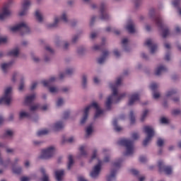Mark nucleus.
<instances>
[{
	"label": "nucleus",
	"mask_w": 181,
	"mask_h": 181,
	"mask_svg": "<svg viewBox=\"0 0 181 181\" xmlns=\"http://www.w3.org/2000/svg\"><path fill=\"white\" fill-rule=\"evenodd\" d=\"M122 81V77H119L117 78L116 83L115 84L110 83V87L112 91V94L109 96L105 103V107L107 110H111V105L112 103H119L124 97L127 95L125 93L118 94V87L121 86Z\"/></svg>",
	"instance_id": "obj_1"
},
{
	"label": "nucleus",
	"mask_w": 181,
	"mask_h": 181,
	"mask_svg": "<svg viewBox=\"0 0 181 181\" xmlns=\"http://www.w3.org/2000/svg\"><path fill=\"white\" fill-rule=\"evenodd\" d=\"M156 15V11L155 8H151L149 9L148 16L151 19H153L156 25L162 30V36L163 37H168L169 36V28L165 24H163V21L162 20V17Z\"/></svg>",
	"instance_id": "obj_2"
},
{
	"label": "nucleus",
	"mask_w": 181,
	"mask_h": 181,
	"mask_svg": "<svg viewBox=\"0 0 181 181\" xmlns=\"http://www.w3.org/2000/svg\"><path fill=\"white\" fill-rule=\"evenodd\" d=\"M91 108H95L96 112L95 113L94 119H97V118H100L103 114H104V110L100 109V106L98 103L93 102L88 106H87L84 110V113L82 119H81V124H86V121H87V118H88V112Z\"/></svg>",
	"instance_id": "obj_3"
},
{
	"label": "nucleus",
	"mask_w": 181,
	"mask_h": 181,
	"mask_svg": "<svg viewBox=\"0 0 181 181\" xmlns=\"http://www.w3.org/2000/svg\"><path fill=\"white\" fill-rule=\"evenodd\" d=\"M120 146H124L126 151L124 153V156H129L135 152V147L134 146V140L129 139H122L117 141Z\"/></svg>",
	"instance_id": "obj_4"
},
{
	"label": "nucleus",
	"mask_w": 181,
	"mask_h": 181,
	"mask_svg": "<svg viewBox=\"0 0 181 181\" xmlns=\"http://www.w3.org/2000/svg\"><path fill=\"white\" fill-rule=\"evenodd\" d=\"M122 164V159L119 158V160L115 161L112 165V169L110 171V174L107 175V181H115L117 177V172H118V169L121 168V165Z\"/></svg>",
	"instance_id": "obj_5"
},
{
	"label": "nucleus",
	"mask_w": 181,
	"mask_h": 181,
	"mask_svg": "<svg viewBox=\"0 0 181 181\" xmlns=\"http://www.w3.org/2000/svg\"><path fill=\"white\" fill-rule=\"evenodd\" d=\"M10 30L13 33L21 32V35L30 33V28H29V26L25 22H21L14 26L11 27Z\"/></svg>",
	"instance_id": "obj_6"
},
{
	"label": "nucleus",
	"mask_w": 181,
	"mask_h": 181,
	"mask_svg": "<svg viewBox=\"0 0 181 181\" xmlns=\"http://www.w3.org/2000/svg\"><path fill=\"white\" fill-rule=\"evenodd\" d=\"M11 5H12V0H9L8 3L4 6V7L0 10V21H5L7 18L11 15Z\"/></svg>",
	"instance_id": "obj_7"
},
{
	"label": "nucleus",
	"mask_w": 181,
	"mask_h": 181,
	"mask_svg": "<svg viewBox=\"0 0 181 181\" xmlns=\"http://www.w3.org/2000/svg\"><path fill=\"white\" fill-rule=\"evenodd\" d=\"M12 101V87H8L4 90V95L0 98V104L9 105Z\"/></svg>",
	"instance_id": "obj_8"
},
{
	"label": "nucleus",
	"mask_w": 181,
	"mask_h": 181,
	"mask_svg": "<svg viewBox=\"0 0 181 181\" xmlns=\"http://www.w3.org/2000/svg\"><path fill=\"white\" fill-rule=\"evenodd\" d=\"M144 131L146 134L147 136L143 141L144 146H146L151 142V139L155 135V130L152 127L146 126L144 127Z\"/></svg>",
	"instance_id": "obj_9"
},
{
	"label": "nucleus",
	"mask_w": 181,
	"mask_h": 181,
	"mask_svg": "<svg viewBox=\"0 0 181 181\" xmlns=\"http://www.w3.org/2000/svg\"><path fill=\"white\" fill-rule=\"evenodd\" d=\"M55 151L56 148L53 146L43 149L42 151L41 155L40 156V159H50V158H53Z\"/></svg>",
	"instance_id": "obj_10"
},
{
	"label": "nucleus",
	"mask_w": 181,
	"mask_h": 181,
	"mask_svg": "<svg viewBox=\"0 0 181 181\" xmlns=\"http://www.w3.org/2000/svg\"><path fill=\"white\" fill-rule=\"evenodd\" d=\"M60 21H63L65 23L69 22V18H67V13H63L60 18L59 16H55L54 18V22L47 25V28H57L59 26V23Z\"/></svg>",
	"instance_id": "obj_11"
},
{
	"label": "nucleus",
	"mask_w": 181,
	"mask_h": 181,
	"mask_svg": "<svg viewBox=\"0 0 181 181\" xmlns=\"http://www.w3.org/2000/svg\"><path fill=\"white\" fill-rule=\"evenodd\" d=\"M98 165H95L93 170L90 172V177L93 179H95L98 177V175H100V172H101V165H103V161L101 160H98Z\"/></svg>",
	"instance_id": "obj_12"
},
{
	"label": "nucleus",
	"mask_w": 181,
	"mask_h": 181,
	"mask_svg": "<svg viewBox=\"0 0 181 181\" xmlns=\"http://www.w3.org/2000/svg\"><path fill=\"white\" fill-rule=\"evenodd\" d=\"M158 166L160 172H164L165 175H172V167L165 166V163L162 160H158Z\"/></svg>",
	"instance_id": "obj_13"
},
{
	"label": "nucleus",
	"mask_w": 181,
	"mask_h": 181,
	"mask_svg": "<svg viewBox=\"0 0 181 181\" xmlns=\"http://www.w3.org/2000/svg\"><path fill=\"white\" fill-rule=\"evenodd\" d=\"M29 8H30V0H23L22 8L19 12L20 16H25L28 13Z\"/></svg>",
	"instance_id": "obj_14"
},
{
	"label": "nucleus",
	"mask_w": 181,
	"mask_h": 181,
	"mask_svg": "<svg viewBox=\"0 0 181 181\" xmlns=\"http://www.w3.org/2000/svg\"><path fill=\"white\" fill-rule=\"evenodd\" d=\"M100 19L102 21H108L110 19V15L105 11V4L102 3L100 4Z\"/></svg>",
	"instance_id": "obj_15"
},
{
	"label": "nucleus",
	"mask_w": 181,
	"mask_h": 181,
	"mask_svg": "<svg viewBox=\"0 0 181 181\" xmlns=\"http://www.w3.org/2000/svg\"><path fill=\"white\" fill-rule=\"evenodd\" d=\"M140 97L141 94H139V93L138 92L132 94L129 99V105H134L136 103V101H139Z\"/></svg>",
	"instance_id": "obj_16"
},
{
	"label": "nucleus",
	"mask_w": 181,
	"mask_h": 181,
	"mask_svg": "<svg viewBox=\"0 0 181 181\" xmlns=\"http://www.w3.org/2000/svg\"><path fill=\"white\" fill-rule=\"evenodd\" d=\"M144 45L150 47L151 54H153L158 50V45L152 42V40H147Z\"/></svg>",
	"instance_id": "obj_17"
},
{
	"label": "nucleus",
	"mask_w": 181,
	"mask_h": 181,
	"mask_svg": "<svg viewBox=\"0 0 181 181\" xmlns=\"http://www.w3.org/2000/svg\"><path fill=\"white\" fill-rule=\"evenodd\" d=\"M13 64V61H11L8 63L1 64V67L3 73L4 74H6Z\"/></svg>",
	"instance_id": "obj_18"
},
{
	"label": "nucleus",
	"mask_w": 181,
	"mask_h": 181,
	"mask_svg": "<svg viewBox=\"0 0 181 181\" xmlns=\"http://www.w3.org/2000/svg\"><path fill=\"white\" fill-rule=\"evenodd\" d=\"M75 71H76V69H74V68H68L66 70L65 74L64 73L59 74L60 80H63V78L66 77V74H67L68 76H71V74H73Z\"/></svg>",
	"instance_id": "obj_19"
},
{
	"label": "nucleus",
	"mask_w": 181,
	"mask_h": 181,
	"mask_svg": "<svg viewBox=\"0 0 181 181\" xmlns=\"http://www.w3.org/2000/svg\"><path fill=\"white\" fill-rule=\"evenodd\" d=\"M110 55V52L107 50H105L103 52V55L98 59V63L99 64H103L105 62V59H107V57H108V56Z\"/></svg>",
	"instance_id": "obj_20"
},
{
	"label": "nucleus",
	"mask_w": 181,
	"mask_h": 181,
	"mask_svg": "<svg viewBox=\"0 0 181 181\" xmlns=\"http://www.w3.org/2000/svg\"><path fill=\"white\" fill-rule=\"evenodd\" d=\"M168 71V68L166 66L161 65L157 67L155 71L156 76H160L163 74V73H166Z\"/></svg>",
	"instance_id": "obj_21"
},
{
	"label": "nucleus",
	"mask_w": 181,
	"mask_h": 181,
	"mask_svg": "<svg viewBox=\"0 0 181 181\" xmlns=\"http://www.w3.org/2000/svg\"><path fill=\"white\" fill-rule=\"evenodd\" d=\"M35 98H36V94L35 93L26 96L24 101L25 105H30V104H32V103L35 101Z\"/></svg>",
	"instance_id": "obj_22"
},
{
	"label": "nucleus",
	"mask_w": 181,
	"mask_h": 181,
	"mask_svg": "<svg viewBox=\"0 0 181 181\" xmlns=\"http://www.w3.org/2000/svg\"><path fill=\"white\" fill-rule=\"evenodd\" d=\"M126 29L129 33H135V24H134L132 21L129 20L128 21Z\"/></svg>",
	"instance_id": "obj_23"
},
{
	"label": "nucleus",
	"mask_w": 181,
	"mask_h": 181,
	"mask_svg": "<svg viewBox=\"0 0 181 181\" xmlns=\"http://www.w3.org/2000/svg\"><path fill=\"white\" fill-rule=\"evenodd\" d=\"M63 176H64V170H57L55 171V179L57 181L63 180Z\"/></svg>",
	"instance_id": "obj_24"
},
{
	"label": "nucleus",
	"mask_w": 181,
	"mask_h": 181,
	"mask_svg": "<svg viewBox=\"0 0 181 181\" xmlns=\"http://www.w3.org/2000/svg\"><path fill=\"white\" fill-rule=\"evenodd\" d=\"M56 81V77L52 76L49 78V80L42 81V83L43 84L44 87H50L52 86V83H54Z\"/></svg>",
	"instance_id": "obj_25"
},
{
	"label": "nucleus",
	"mask_w": 181,
	"mask_h": 181,
	"mask_svg": "<svg viewBox=\"0 0 181 181\" xmlns=\"http://www.w3.org/2000/svg\"><path fill=\"white\" fill-rule=\"evenodd\" d=\"M63 128H64V124L62 122H56L52 127L53 131H60Z\"/></svg>",
	"instance_id": "obj_26"
},
{
	"label": "nucleus",
	"mask_w": 181,
	"mask_h": 181,
	"mask_svg": "<svg viewBox=\"0 0 181 181\" xmlns=\"http://www.w3.org/2000/svg\"><path fill=\"white\" fill-rule=\"evenodd\" d=\"M30 114L25 110H21L18 113L19 119H25V118H29Z\"/></svg>",
	"instance_id": "obj_27"
},
{
	"label": "nucleus",
	"mask_w": 181,
	"mask_h": 181,
	"mask_svg": "<svg viewBox=\"0 0 181 181\" xmlns=\"http://www.w3.org/2000/svg\"><path fill=\"white\" fill-rule=\"evenodd\" d=\"M18 54H19V47H18L8 52V56H12L13 57H18Z\"/></svg>",
	"instance_id": "obj_28"
},
{
	"label": "nucleus",
	"mask_w": 181,
	"mask_h": 181,
	"mask_svg": "<svg viewBox=\"0 0 181 181\" xmlns=\"http://www.w3.org/2000/svg\"><path fill=\"white\" fill-rule=\"evenodd\" d=\"M112 125L116 132H120V131H122V127L118 126V119H115L112 122Z\"/></svg>",
	"instance_id": "obj_29"
},
{
	"label": "nucleus",
	"mask_w": 181,
	"mask_h": 181,
	"mask_svg": "<svg viewBox=\"0 0 181 181\" xmlns=\"http://www.w3.org/2000/svg\"><path fill=\"white\" fill-rule=\"evenodd\" d=\"M40 172L42 175V177L41 179L42 181H49V175L46 174V170L45 168H40Z\"/></svg>",
	"instance_id": "obj_30"
},
{
	"label": "nucleus",
	"mask_w": 181,
	"mask_h": 181,
	"mask_svg": "<svg viewBox=\"0 0 181 181\" xmlns=\"http://www.w3.org/2000/svg\"><path fill=\"white\" fill-rule=\"evenodd\" d=\"M122 45L124 52H129V47H128V40L127 38H124L122 40Z\"/></svg>",
	"instance_id": "obj_31"
},
{
	"label": "nucleus",
	"mask_w": 181,
	"mask_h": 181,
	"mask_svg": "<svg viewBox=\"0 0 181 181\" xmlns=\"http://www.w3.org/2000/svg\"><path fill=\"white\" fill-rule=\"evenodd\" d=\"M35 18L38 22H43V16L42 15V13L39 10H37L35 11Z\"/></svg>",
	"instance_id": "obj_32"
},
{
	"label": "nucleus",
	"mask_w": 181,
	"mask_h": 181,
	"mask_svg": "<svg viewBox=\"0 0 181 181\" xmlns=\"http://www.w3.org/2000/svg\"><path fill=\"white\" fill-rule=\"evenodd\" d=\"M106 32H112L115 33V35H119L121 32L119 30H117L115 28H111V27H107L106 28Z\"/></svg>",
	"instance_id": "obj_33"
},
{
	"label": "nucleus",
	"mask_w": 181,
	"mask_h": 181,
	"mask_svg": "<svg viewBox=\"0 0 181 181\" xmlns=\"http://www.w3.org/2000/svg\"><path fill=\"white\" fill-rule=\"evenodd\" d=\"M12 170L16 175H21V173H22V167L14 166L13 167Z\"/></svg>",
	"instance_id": "obj_34"
},
{
	"label": "nucleus",
	"mask_w": 181,
	"mask_h": 181,
	"mask_svg": "<svg viewBox=\"0 0 181 181\" xmlns=\"http://www.w3.org/2000/svg\"><path fill=\"white\" fill-rule=\"evenodd\" d=\"M69 163L67 165L68 170H70L71 169V166H73V163H74V161L73 160V156H69Z\"/></svg>",
	"instance_id": "obj_35"
},
{
	"label": "nucleus",
	"mask_w": 181,
	"mask_h": 181,
	"mask_svg": "<svg viewBox=\"0 0 181 181\" xmlns=\"http://www.w3.org/2000/svg\"><path fill=\"white\" fill-rule=\"evenodd\" d=\"M175 94H177V89H172L166 93V97H172V95H175Z\"/></svg>",
	"instance_id": "obj_36"
},
{
	"label": "nucleus",
	"mask_w": 181,
	"mask_h": 181,
	"mask_svg": "<svg viewBox=\"0 0 181 181\" xmlns=\"http://www.w3.org/2000/svg\"><path fill=\"white\" fill-rule=\"evenodd\" d=\"M49 91L52 94H57V93H59V88L55 87V86H50L49 88Z\"/></svg>",
	"instance_id": "obj_37"
},
{
	"label": "nucleus",
	"mask_w": 181,
	"mask_h": 181,
	"mask_svg": "<svg viewBox=\"0 0 181 181\" xmlns=\"http://www.w3.org/2000/svg\"><path fill=\"white\" fill-rule=\"evenodd\" d=\"M47 134H49V130L45 129H42V130H39L37 132V135L38 136H42V135H47Z\"/></svg>",
	"instance_id": "obj_38"
},
{
	"label": "nucleus",
	"mask_w": 181,
	"mask_h": 181,
	"mask_svg": "<svg viewBox=\"0 0 181 181\" xmlns=\"http://www.w3.org/2000/svg\"><path fill=\"white\" fill-rule=\"evenodd\" d=\"M82 86L83 88L87 87V75L86 74L82 75Z\"/></svg>",
	"instance_id": "obj_39"
},
{
	"label": "nucleus",
	"mask_w": 181,
	"mask_h": 181,
	"mask_svg": "<svg viewBox=\"0 0 181 181\" xmlns=\"http://www.w3.org/2000/svg\"><path fill=\"white\" fill-rule=\"evenodd\" d=\"M86 136H90V135H91V134H93V125L92 124H90L86 127Z\"/></svg>",
	"instance_id": "obj_40"
},
{
	"label": "nucleus",
	"mask_w": 181,
	"mask_h": 181,
	"mask_svg": "<svg viewBox=\"0 0 181 181\" xmlns=\"http://www.w3.org/2000/svg\"><path fill=\"white\" fill-rule=\"evenodd\" d=\"M149 112V110H145L142 115H141V121L144 122L145 121V118H146V115H148V113Z\"/></svg>",
	"instance_id": "obj_41"
},
{
	"label": "nucleus",
	"mask_w": 181,
	"mask_h": 181,
	"mask_svg": "<svg viewBox=\"0 0 181 181\" xmlns=\"http://www.w3.org/2000/svg\"><path fill=\"white\" fill-rule=\"evenodd\" d=\"M159 87V85H158V83H152L150 85V88L152 91H156V88H158Z\"/></svg>",
	"instance_id": "obj_42"
},
{
	"label": "nucleus",
	"mask_w": 181,
	"mask_h": 181,
	"mask_svg": "<svg viewBox=\"0 0 181 181\" xmlns=\"http://www.w3.org/2000/svg\"><path fill=\"white\" fill-rule=\"evenodd\" d=\"M129 118H130L131 124H134L135 122V115H134L133 111L130 112Z\"/></svg>",
	"instance_id": "obj_43"
},
{
	"label": "nucleus",
	"mask_w": 181,
	"mask_h": 181,
	"mask_svg": "<svg viewBox=\"0 0 181 181\" xmlns=\"http://www.w3.org/2000/svg\"><path fill=\"white\" fill-rule=\"evenodd\" d=\"M180 1L181 0H174L172 2L173 6H174V8H179V6L180 5Z\"/></svg>",
	"instance_id": "obj_44"
},
{
	"label": "nucleus",
	"mask_w": 181,
	"mask_h": 181,
	"mask_svg": "<svg viewBox=\"0 0 181 181\" xmlns=\"http://www.w3.org/2000/svg\"><path fill=\"white\" fill-rule=\"evenodd\" d=\"M85 148L86 147L84 146H82L80 147V152H81V156H87V152L84 151Z\"/></svg>",
	"instance_id": "obj_45"
},
{
	"label": "nucleus",
	"mask_w": 181,
	"mask_h": 181,
	"mask_svg": "<svg viewBox=\"0 0 181 181\" xmlns=\"http://www.w3.org/2000/svg\"><path fill=\"white\" fill-rule=\"evenodd\" d=\"M64 104V100H63V98H59L58 100L57 101V107H62Z\"/></svg>",
	"instance_id": "obj_46"
},
{
	"label": "nucleus",
	"mask_w": 181,
	"mask_h": 181,
	"mask_svg": "<svg viewBox=\"0 0 181 181\" xmlns=\"http://www.w3.org/2000/svg\"><path fill=\"white\" fill-rule=\"evenodd\" d=\"M24 88H25V81H23V79H21L19 87H18L19 91H22Z\"/></svg>",
	"instance_id": "obj_47"
},
{
	"label": "nucleus",
	"mask_w": 181,
	"mask_h": 181,
	"mask_svg": "<svg viewBox=\"0 0 181 181\" xmlns=\"http://www.w3.org/2000/svg\"><path fill=\"white\" fill-rule=\"evenodd\" d=\"M132 139H133V141H136V139H139V134L136 132L132 133Z\"/></svg>",
	"instance_id": "obj_48"
},
{
	"label": "nucleus",
	"mask_w": 181,
	"mask_h": 181,
	"mask_svg": "<svg viewBox=\"0 0 181 181\" xmlns=\"http://www.w3.org/2000/svg\"><path fill=\"white\" fill-rule=\"evenodd\" d=\"M136 8H139L142 5V0H134Z\"/></svg>",
	"instance_id": "obj_49"
},
{
	"label": "nucleus",
	"mask_w": 181,
	"mask_h": 181,
	"mask_svg": "<svg viewBox=\"0 0 181 181\" xmlns=\"http://www.w3.org/2000/svg\"><path fill=\"white\" fill-rule=\"evenodd\" d=\"M40 105L39 104H36L34 105H32L30 108V111H36L38 108H40Z\"/></svg>",
	"instance_id": "obj_50"
},
{
	"label": "nucleus",
	"mask_w": 181,
	"mask_h": 181,
	"mask_svg": "<svg viewBox=\"0 0 181 181\" xmlns=\"http://www.w3.org/2000/svg\"><path fill=\"white\" fill-rule=\"evenodd\" d=\"M69 116H70V112L66 111V112H64L63 119H67V118H69Z\"/></svg>",
	"instance_id": "obj_51"
},
{
	"label": "nucleus",
	"mask_w": 181,
	"mask_h": 181,
	"mask_svg": "<svg viewBox=\"0 0 181 181\" xmlns=\"http://www.w3.org/2000/svg\"><path fill=\"white\" fill-rule=\"evenodd\" d=\"M45 49L47 50V52H48V53H54V50H53V49H52L50 46H46Z\"/></svg>",
	"instance_id": "obj_52"
},
{
	"label": "nucleus",
	"mask_w": 181,
	"mask_h": 181,
	"mask_svg": "<svg viewBox=\"0 0 181 181\" xmlns=\"http://www.w3.org/2000/svg\"><path fill=\"white\" fill-rule=\"evenodd\" d=\"M20 159L18 158H16L13 163H11L13 168L16 166L17 163L19 162Z\"/></svg>",
	"instance_id": "obj_53"
},
{
	"label": "nucleus",
	"mask_w": 181,
	"mask_h": 181,
	"mask_svg": "<svg viewBox=\"0 0 181 181\" xmlns=\"http://www.w3.org/2000/svg\"><path fill=\"white\" fill-rule=\"evenodd\" d=\"M130 172L132 173V175H134V176H138V175H139V171L135 169H132Z\"/></svg>",
	"instance_id": "obj_54"
},
{
	"label": "nucleus",
	"mask_w": 181,
	"mask_h": 181,
	"mask_svg": "<svg viewBox=\"0 0 181 181\" xmlns=\"http://www.w3.org/2000/svg\"><path fill=\"white\" fill-rule=\"evenodd\" d=\"M160 123L161 124H169V121L165 117H162L160 119Z\"/></svg>",
	"instance_id": "obj_55"
},
{
	"label": "nucleus",
	"mask_w": 181,
	"mask_h": 181,
	"mask_svg": "<svg viewBox=\"0 0 181 181\" xmlns=\"http://www.w3.org/2000/svg\"><path fill=\"white\" fill-rule=\"evenodd\" d=\"M153 97L156 100L160 97V94L158 92H153Z\"/></svg>",
	"instance_id": "obj_56"
},
{
	"label": "nucleus",
	"mask_w": 181,
	"mask_h": 181,
	"mask_svg": "<svg viewBox=\"0 0 181 181\" xmlns=\"http://www.w3.org/2000/svg\"><path fill=\"white\" fill-rule=\"evenodd\" d=\"M5 135L6 136H12V135H13V132L11 130H7L6 131Z\"/></svg>",
	"instance_id": "obj_57"
},
{
	"label": "nucleus",
	"mask_w": 181,
	"mask_h": 181,
	"mask_svg": "<svg viewBox=\"0 0 181 181\" xmlns=\"http://www.w3.org/2000/svg\"><path fill=\"white\" fill-rule=\"evenodd\" d=\"M157 145H158V146H163V139H158V140L157 141Z\"/></svg>",
	"instance_id": "obj_58"
},
{
	"label": "nucleus",
	"mask_w": 181,
	"mask_h": 181,
	"mask_svg": "<svg viewBox=\"0 0 181 181\" xmlns=\"http://www.w3.org/2000/svg\"><path fill=\"white\" fill-rule=\"evenodd\" d=\"M95 158H97V150L93 151L91 160L90 162H91V160H93V159H95Z\"/></svg>",
	"instance_id": "obj_59"
},
{
	"label": "nucleus",
	"mask_w": 181,
	"mask_h": 181,
	"mask_svg": "<svg viewBox=\"0 0 181 181\" xmlns=\"http://www.w3.org/2000/svg\"><path fill=\"white\" fill-rule=\"evenodd\" d=\"M172 100L174 103H179L180 101V98L179 96H175L173 98Z\"/></svg>",
	"instance_id": "obj_60"
},
{
	"label": "nucleus",
	"mask_w": 181,
	"mask_h": 181,
	"mask_svg": "<svg viewBox=\"0 0 181 181\" xmlns=\"http://www.w3.org/2000/svg\"><path fill=\"white\" fill-rule=\"evenodd\" d=\"M7 40L6 37H0V45H2V43H6Z\"/></svg>",
	"instance_id": "obj_61"
},
{
	"label": "nucleus",
	"mask_w": 181,
	"mask_h": 181,
	"mask_svg": "<svg viewBox=\"0 0 181 181\" xmlns=\"http://www.w3.org/2000/svg\"><path fill=\"white\" fill-rule=\"evenodd\" d=\"M173 115H179L180 114V110H174L172 111Z\"/></svg>",
	"instance_id": "obj_62"
},
{
	"label": "nucleus",
	"mask_w": 181,
	"mask_h": 181,
	"mask_svg": "<svg viewBox=\"0 0 181 181\" xmlns=\"http://www.w3.org/2000/svg\"><path fill=\"white\" fill-rule=\"evenodd\" d=\"M36 87H37V82H34L32 83L30 89L35 90V88H36Z\"/></svg>",
	"instance_id": "obj_63"
},
{
	"label": "nucleus",
	"mask_w": 181,
	"mask_h": 181,
	"mask_svg": "<svg viewBox=\"0 0 181 181\" xmlns=\"http://www.w3.org/2000/svg\"><path fill=\"white\" fill-rule=\"evenodd\" d=\"M29 180H30V178L28 177H23L21 178V181H29Z\"/></svg>",
	"instance_id": "obj_64"
}]
</instances>
